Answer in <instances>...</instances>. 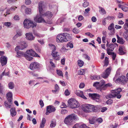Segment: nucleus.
I'll return each instance as SVG.
<instances>
[{
  "mask_svg": "<svg viewBox=\"0 0 128 128\" xmlns=\"http://www.w3.org/2000/svg\"><path fill=\"white\" fill-rule=\"evenodd\" d=\"M45 6L44 2H40L38 4V9L40 13L39 15H37L34 18V20L36 22L40 23L46 22V21L42 17L43 16L42 14L43 9Z\"/></svg>",
  "mask_w": 128,
  "mask_h": 128,
  "instance_id": "1",
  "label": "nucleus"
},
{
  "mask_svg": "<svg viewBox=\"0 0 128 128\" xmlns=\"http://www.w3.org/2000/svg\"><path fill=\"white\" fill-rule=\"evenodd\" d=\"M71 38L70 34L64 33L59 34L56 37V40L58 42H63L68 41Z\"/></svg>",
  "mask_w": 128,
  "mask_h": 128,
  "instance_id": "2",
  "label": "nucleus"
},
{
  "mask_svg": "<svg viewBox=\"0 0 128 128\" xmlns=\"http://www.w3.org/2000/svg\"><path fill=\"white\" fill-rule=\"evenodd\" d=\"M23 24L24 28H34L36 26V23L28 20H25L24 21Z\"/></svg>",
  "mask_w": 128,
  "mask_h": 128,
  "instance_id": "3",
  "label": "nucleus"
},
{
  "mask_svg": "<svg viewBox=\"0 0 128 128\" xmlns=\"http://www.w3.org/2000/svg\"><path fill=\"white\" fill-rule=\"evenodd\" d=\"M68 105L72 108H78L79 104L77 101L74 98L69 99L68 101Z\"/></svg>",
  "mask_w": 128,
  "mask_h": 128,
  "instance_id": "4",
  "label": "nucleus"
},
{
  "mask_svg": "<svg viewBox=\"0 0 128 128\" xmlns=\"http://www.w3.org/2000/svg\"><path fill=\"white\" fill-rule=\"evenodd\" d=\"M16 54V56L17 57L20 58L24 56L26 60L29 61L31 60L33 58L32 57L24 54L23 52L21 51L17 52Z\"/></svg>",
  "mask_w": 128,
  "mask_h": 128,
  "instance_id": "5",
  "label": "nucleus"
},
{
  "mask_svg": "<svg viewBox=\"0 0 128 128\" xmlns=\"http://www.w3.org/2000/svg\"><path fill=\"white\" fill-rule=\"evenodd\" d=\"M127 81V78L124 76H122L119 77L116 79V82L122 84H126Z\"/></svg>",
  "mask_w": 128,
  "mask_h": 128,
  "instance_id": "6",
  "label": "nucleus"
},
{
  "mask_svg": "<svg viewBox=\"0 0 128 128\" xmlns=\"http://www.w3.org/2000/svg\"><path fill=\"white\" fill-rule=\"evenodd\" d=\"M92 105L90 104H83L81 106L82 110L86 112H89L92 111Z\"/></svg>",
  "mask_w": 128,
  "mask_h": 128,
  "instance_id": "7",
  "label": "nucleus"
},
{
  "mask_svg": "<svg viewBox=\"0 0 128 128\" xmlns=\"http://www.w3.org/2000/svg\"><path fill=\"white\" fill-rule=\"evenodd\" d=\"M56 108L52 105H50L46 107V115H48L49 114L54 112L56 111Z\"/></svg>",
  "mask_w": 128,
  "mask_h": 128,
  "instance_id": "8",
  "label": "nucleus"
},
{
  "mask_svg": "<svg viewBox=\"0 0 128 128\" xmlns=\"http://www.w3.org/2000/svg\"><path fill=\"white\" fill-rule=\"evenodd\" d=\"M112 68L111 67L108 68L102 74V76L104 78H107L110 74Z\"/></svg>",
  "mask_w": 128,
  "mask_h": 128,
  "instance_id": "9",
  "label": "nucleus"
},
{
  "mask_svg": "<svg viewBox=\"0 0 128 128\" xmlns=\"http://www.w3.org/2000/svg\"><path fill=\"white\" fill-rule=\"evenodd\" d=\"M56 50L52 51L51 55L54 59L56 60H58L60 59V54Z\"/></svg>",
  "mask_w": 128,
  "mask_h": 128,
  "instance_id": "10",
  "label": "nucleus"
},
{
  "mask_svg": "<svg viewBox=\"0 0 128 128\" xmlns=\"http://www.w3.org/2000/svg\"><path fill=\"white\" fill-rule=\"evenodd\" d=\"M26 54H27L28 55L33 56L40 57L39 55L36 54V52L32 49H30L28 50L26 52Z\"/></svg>",
  "mask_w": 128,
  "mask_h": 128,
  "instance_id": "11",
  "label": "nucleus"
},
{
  "mask_svg": "<svg viewBox=\"0 0 128 128\" xmlns=\"http://www.w3.org/2000/svg\"><path fill=\"white\" fill-rule=\"evenodd\" d=\"M118 53L120 55H122L125 54L126 52V50L125 47L123 46H120L118 50Z\"/></svg>",
  "mask_w": 128,
  "mask_h": 128,
  "instance_id": "12",
  "label": "nucleus"
},
{
  "mask_svg": "<svg viewBox=\"0 0 128 128\" xmlns=\"http://www.w3.org/2000/svg\"><path fill=\"white\" fill-rule=\"evenodd\" d=\"M108 29L110 30V34L111 35H112L115 33L114 28V24L113 23L111 24L108 27Z\"/></svg>",
  "mask_w": 128,
  "mask_h": 128,
  "instance_id": "13",
  "label": "nucleus"
},
{
  "mask_svg": "<svg viewBox=\"0 0 128 128\" xmlns=\"http://www.w3.org/2000/svg\"><path fill=\"white\" fill-rule=\"evenodd\" d=\"M7 61V58L4 56H2L0 58V61L2 66L6 64Z\"/></svg>",
  "mask_w": 128,
  "mask_h": 128,
  "instance_id": "14",
  "label": "nucleus"
},
{
  "mask_svg": "<svg viewBox=\"0 0 128 128\" xmlns=\"http://www.w3.org/2000/svg\"><path fill=\"white\" fill-rule=\"evenodd\" d=\"M25 35L26 38L28 40H34V37L33 36L32 33L29 32L26 33V34Z\"/></svg>",
  "mask_w": 128,
  "mask_h": 128,
  "instance_id": "15",
  "label": "nucleus"
},
{
  "mask_svg": "<svg viewBox=\"0 0 128 128\" xmlns=\"http://www.w3.org/2000/svg\"><path fill=\"white\" fill-rule=\"evenodd\" d=\"M39 64L38 63L34 62L32 63L30 65V68L32 70L38 68L39 67Z\"/></svg>",
  "mask_w": 128,
  "mask_h": 128,
  "instance_id": "16",
  "label": "nucleus"
},
{
  "mask_svg": "<svg viewBox=\"0 0 128 128\" xmlns=\"http://www.w3.org/2000/svg\"><path fill=\"white\" fill-rule=\"evenodd\" d=\"M73 122L68 115V116L65 118L64 120V123L67 125L70 124Z\"/></svg>",
  "mask_w": 128,
  "mask_h": 128,
  "instance_id": "17",
  "label": "nucleus"
},
{
  "mask_svg": "<svg viewBox=\"0 0 128 128\" xmlns=\"http://www.w3.org/2000/svg\"><path fill=\"white\" fill-rule=\"evenodd\" d=\"M76 94L78 96H80L84 99H87L86 97L84 95V93L82 91L80 90H77Z\"/></svg>",
  "mask_w": 128,
  "mask_h": 128,
  "instance_id": "18",
  "label": "nucleus"
},
{
  "mask_svg": "<svg viewBox=\"0 0 128 128\" xmlns=\"http://www.w3.org/2000/svg\"><path fill=\"white\" fill-rule=\"evenodd\" d=\"M12 93L11 92H9L6 94L7 99L8 102H11L12 101Z\"/></svg>",
  "mask_w": 128,
  "mask_h": 128,
  "instance_id": "19",
  "label": "nucleus"
},
{
  "mask_svg": "<svg viewBox=\"0 0 128 128\" xmlns=\"http://www.w3.org/2000/svg\"><path fill=\"white\" fill-rule=\"evenodd\" d=\"M69 116L71 120L72 121L74 120H78V117L75 114H72L68 115Z\"/></svg>",
  "mask_w": 128,
  "mask_h": 128,
  "instance_id": "20",
  "label": "nucleus"
},
{
  "mask_svg": "<svg viewBox=\"0 0 128 128\" xmlns=\"http://www.w3.org/2000/svg\"><path fill=\"white\" fill-rule=\"evenodd\" d=\"M122 89L121 88H119L113 90L112 92L113 94L115 95V96L117 94H120V92L122 91Z\"/></svg>",
  "mask_w": 128,
  "mask_h": 128,
  "instance_id": "21",
  "label": "nucleus"
},
{
  "mask_svg": "<svg viewBox=\"0 0 128 128\" xmlns=\"http://www.w3.org/2000/svg\"><path fill=\"white\" fill-rule=\"evenodd\" d=\"M28 46L27 44L24 42H21L20 45V50H22L26 48Z\"/></svg>",
  "mask_w": 128,
  "mask_h": 128,
  "instance_id": "22",
  "label": "nucleus"
},
{
  "mask_svg": "<svg viewBox=\"0 0 128 128\" xmlns=\"http://www.w3.org/2000/svg\"><path fill=\"white\" fill-rule=\"evenodd\" d=\"M43 14V17L46 16L49 19L52 16V12L49 11L47 12L44 14Z\"/></svg>",
  "mask_w": 128,
  "mask_h": 128,
  "instance_id": "23",
  "label": "nucleus"
},
{
  "mask_svg": "<svg viewBox=\"0 0 128 128\" xmlns=\"http://www.w3.org/2000/svg\"><path fill=\"white\" fill-rule=\"evenodd\" d=\"M46 120L45 118H42L41 122L40 124V128H44L45 126V124L46 123Z\"/></svg>",
  "mask_w": 128,
  "mask_h": 128,
  "instance_id": "24",
  "label": "nucleus"
},
{
  "mask_svg": "<svg viewBox=\"0 0 128 128\" xmlns=\"http://www.w3.org/2000/svg\"><path fill=\"white\" fill-rule=\"evenodd\" d=\"M116 36L118 39L117 42L122 44H123L124 42V41L123 40V39L120 37L118 35H116Z\"/></svg>",
  "mask_w": 128,
  "mask_h": 128,
  "instance_id": "25",
  "label": "nucleus"
},
{
  "mask_svg": "<svg viewBox=\"0 0 128 128\" xmlns=\"http://www.w3.org/2000/svg\"><path fill=\"white\" fill-rule=\"evenodd\" d=\"M15 108H12L10 110V114L11 116L13 117L15 116L16 114V112L15 111Z\"/></svg>",
  "mask_w": 128,
  "mask_h": 128,
  "instance_id": "26",
  "label": "nucleus"
},
{
  "mask_svg": "<svg viewBox=\"0 0 128 128\" xmlns=\"http://www.w3.org/2000/svg\"><path fill=\"white\" fill-rule=\"evenodd\" d=\"M56 122L55 120H52L51 121L50 127L51 128L55 127L56 125Z\"/></svg>",
  "mask_w": 128,
  "mask_h": 128,
  "instance_id": "27",
  "label": "nucleus"
},
{
  "mask_svg": "<svg viewBox=\"0 0 128 128\" xmlns=\"http://www.w3.org/2000/svg\"><path fill=\"white\" fill-rule=\"evenodd\" d=\"M90 123L91 124H94L96 122V118L95 117L90 118L89 119Z\"/></svg>",
  "mask_w": 128,
  "mask_h": 128,
  "instance_id": "28",
  "label": "nucleus"
},
{
  "mask_svg": "<svg viewBox=\"0 0 128 128\" xmlns=\"http://www.w3.org/2000/svg\"><path fill=\"white\" fill-rule=\"evenodd\" d=\"M17 8V7L16 6H12L10 7L9 10H8L6 11V15L10 14V12L12 11H14L15 10L16 8Z\"/></svg>",
  "mask_w": 128,
  "mask_h": 128,
  "instance_id": "29",
  "label": "nucleus"
},
{
  "mask_svg": "<svg viewBox=\"0 0 128 128\" xmlns=\"http://www.w3.org/2000/svg\"><path fill=\"white\" fill-rule=\"evenodd\" d=\"M112 86V84L110 83H108L104 85L103 87L102 86H101L100 88L102 90H105L108 87H110Z\"/></svg>",
  "mask_w": 128,
  "mask_h": 128,
  "instance_id": "30",
  "label": "nucleus"
},
{
  "mask_svg": "<svg viewBox=\"0 0 128 128\" xmlns=\"http://www.w3.org/2000/svg\"><path fill=\"white\" fill-rule=\"evenodd\" d=\"M124 27L126 31H128V20L127 19L126 20L125 23L124 25Z\"/></svg>",
  "mask_w": 128,
  "mask_h": 128,
  "instance_id": "31",
  "label": "nucleus"
},
{
  "mask_svg": "<svg viewBox=\"0 0 128 128\" xmlns=\"http://www.w3.org/2000/svg\"><path fill=\"white\" fill-rule=\"evenodd\" d=\"M33 33L34 34L38 37H43L44 36L43 35L40 34L38 33L35 30H33Z\"/></svg>",
  "mask_w": 128,
  "mask_h": 128,
  "instance_id": "32",
  "label": "nucleus"
},
{
  "mask_svg": "<svg viewBox=\"0 0 128 128\" xmlns=\"http://www.w3.org/2000/svg\"><path fill=\"white\" fill-rule=\"evenodd\" d=\"M123 36L124 38L128 40V31H126L124 32Z\"/></svg>",
  "mask_w": 128,
  "mask_h": 128,
  "instance_id": "33",
  "label": "nucleus"
},
{
  "mask_svg": "<svg viewBox=\"0 0 128 128\" xmlns=\"http://www.w3.org/2000/svg\"><path fill=\"white\" fill-rule=\"evenodd\" d=\"M93 107L92 108V111L96 112L99 109V107L98 106H94L92 105Z\"/></svg>",
  "mask_w": 128,
  "mask_h": 128,
  "instance_id": "34",
  "label": "nucleus"
},
{
  "mask_svg": "<svg viewBox=\"0 0 128 128\" xmlns=\"http://www.w3.org/2000/svg\"><path fill=\"white\" fill-rule=\"evenodd\" d=\"M108 58L106 57H105V60L104 61V66H107L108 64Z\"/></svg>",
  "mask_w": 128,
  "mask_h": 128,
  "instance_id": "35",
  "label": "nucleus"
},
{
  "mask_svg": "<svg viewBox=\"0 0 128 128\" xmlns=\"http://www.w3.org/2000/svg\"><path fill=\"white\" fill-rule=\"evenodd\" d=\"M105 97L106 99H108L110 98H112L115 97V95H114L113 94H109L106 95Z\"/></svg>",
  "mask_w": 128,
  "mask_h": 128,
  "instance_id": "36",
  "label": "nucleus"
},
{
  "mask_svg": "<svg viewBox=\"0 0 128 128\" xmlns=\"http://www.w3.org/2000/svg\"><path fill=\"white\" fill-rule=\"evenodd\" d=\"M8 86L9 88L12 89L14 87V84L13 82H10L8 84Z\"/></svg>",
  "mask_w": 128,
  "mask_h": 128,
  "instance_id": "37",
  "label": "nucleus"
},
{
  "mask_svg": "<svg viewBox=\"0 0 128 128\" xmlns=\"http://www.w3.org/2000/svg\"><path fill=\"white\" fill-rule=\"evenodd\" d=\"M85 70L80 69L78 71V73L79 75H83L85 73Z\"/></svg>",
  "mask_w": 128,
  "mask_h": 128,
  "instance_id": "38",
  "label": "nucleus"
},
{
  "mask_svg": "<svg viewBox=\"0 0 128 128\" xmlns=\"http://www.w3.org/2000/svg\"><path fill=\"white\" fill-rule=\"evenodd\" d=\"M67 48H73V44L71 42H68L66 45Z\"/></svg>",
  "mask_w": 128,
  "mask_h": 128,
  "instance_id": "39",
  "label": "nucleus"
},
{
  "mask_svg": "<svg viewBox=\"0 0 128 128\" xmlns=\"http://www.w3.org/2000/svg\"><path fill=\"white\" fill-rule=\"evenodd\" d=\"M49 46L50 49L52 50V51L56 50V48L54 45L52 44H49Z\"/></svg>",
  "mask_w": 128,
  "mask_h": 128,
  "instance_id": "40",
  "label": "nucleus"
},
{
  "mask_svg": "<svg viewBox=\"0 0 128 128\" xmlns=\"http://www.w3.org/2000/svg\"><path fill=\"white\" fill-rule=\"evenodd\" d=\"M105 81L103 80H102L100 82V86L99 87V89L100 90H102L100 88L101 86H102V87L105 84Z\"/></svg>",
  "mask_w": 128,
  "mask_h": 128,
  "instance_id": "41",
  "label": "nucleus"
},
{
  "mask_svg": "<svg viewBox=\"0 0 128 128\" xmlns=\"http://www.w3.org/2000/svg\"><path fill=\"white\" fill-rule=\"evenodd\" d=\"M78 64L80 67H82L84 64V62L81 60H79L78 61Z\"/></svg>",
  "mask_w": 128,
  "mask_h": 128,
  "instance_id": "42",
  "label": "nucleus"
},
{
  "mask_svg": "<svg viewBox=\"0 0 128 128\" xmlns=\"http://www.w3.org/2000/svg\"><path fill=\"white\" fill-rule=\"evenodd\" d=\"M80 128H89L85 124H79Z\"/></svg>",
  "mask_w": 128,
  "mask_h": 128,
  "instance_id": "43",
  "label": "nucleus"
},
{
  "mask_svg": "<svg viewBox=\"0 0 128 128\" xmlns=\"http://www.w3.org/2000/svg\"><path fill=\"white\" fill-rule=\"evenodd\" d=\"M90 78L92 80H98L100 78V76H91Z\"/></svg>",
  "mask_w": 128,
  "mask_h": 128,
  "instance_id": "44",
  "label": "nucleus"
},
{
  "mask_svg": "<svg viewBox=\"0 0 128 128\" xmlns=\"http://www.w3.org/2000/svg\"><path fill=\"white\" fill-rule=\"evenodd\" d=\"M6 8H1L0 9V13L1 14H4V15L5 16H6V14H4V12L6 10Z\"/></svg>",
  "mask_w": 128,
  "mask_h": 128,
  "instance_id": "45",
  "label": "nucleus"
},
{
  "mask_svg": "<svg viewBox=\"0 0 128 128\" xmlns=\"http://www.w3.org/2000/svg\"><path fill=\"white\" fill-rule=\"evenodd\" d=\"M56 72L57 74L58 75L60 76H63V73L61 70H57Z\"/></svg>",
  "mask_w": 128,
  "mask_h": 128,
  "instance_id": "46",
  "label": "nucleus"
},
{
  "mask_svg": "<svg viewBox=\"0 0 128 128\" xmlns=\"http://www.w3.org/2000/svg\"><path fill=\"white\" fill-rule=\"evenodd\" d=\"M113 102V100L111 99H109L106 102V104L108 105L111 104Z\"/></svg>",
  "mask_w": 128,
  "mask_h": 128,
  "instance_id": "47",
  "label": "nucleus"
},
{
  "mask_svg": "<svg viewBox=\"0 0 128 128\" xmlns=\"http://www.w3.org/2000/svg\"><path fill=\"white\" fill-rule=\"evenodd\" d=\"M96 94H89V96L90 97H91L94 100H95V96H96Z\"/></svg>",
  "mask_w": 128,
  "mask_h": 128,
  "instance_id": "48",
  "label": "nucleus"
},
{
  "mask_svg": "<svg viewBox=\"0 0 128 128\" xmlns=\"http://www.w3.org/2000/svg\"><path fill=\"white\" fill-rule=\"evenodd\" d=\"M4 88V86L1 84H0V93L2 94H3V90Z\"/></svg>",
  "mask_w": 128,
  "mask_h": 128,
  "instance_id": "49",
  "label": "nucleus"
},
{
  "mask_svg": "<svg viewBox=\"0 0 128 128\" xmlns=\"http://www.w3.org/2000/svg\"><path fill=\"white\" fill-rule=\"evenodd\" d=\"M89 5V3L87 2H84L82 4L84 8H86Z\"/></svg>",
  "mask_w": 128,
  "mask_h": 128,
  "instance_id": "50",
  "label": "nucleus"
},
{
  "mask_svg": "<svg viewBox=\"0 0 128 128\" xmlns=\"http://www.w3.org/2000/svg\"><path fill=\"white\" fill-rule=\"evenodd\" d=\"M100 98V96L99 94H96V96H95V100H96V101L98 102L99 101V99Z\"/></svg>",
  "mask_w": 128,
  "mask_h": 128,
  "instance_id": "51",
  "label": "nucleus"
},
{
  "mask_svg": "<svg viewBox=\"0 0 128 128\" xmlns=\"http://www.w3.org/2000/svg\"><path fill=\"white\" fill-rule=\"evenodd\" d=\"M108 47V48H109L110 49V50L112 51H113L114 50V46L113 44H110Z\"/></svg>",
  "mask_w": 128,
  "mask_h": 128,
  "instance_id": "52",
  "label": "nucleus"
},
{
  "mask_svg": "<svg viewBox=\"0 0 128 128\" xmlns=\"http://www.w3.org/2000/svg\"><path fill=\"white\" fill-rule=\"evenodd\" d=\"M31 11V10L30 8H27L25 9V13L27 14H30Z\"/></svg>",
  "mask_w": 128,
  "mask_h": 128,
  "instance_id": "53",
  "label": "nucleus"
},
{
  "mask_svg": "<svg viewBox=\"0 0 128 128\" xmlns=\"http://www.w3.org/2000/svg\"><path fill=\"white\" fill-rule=\"evenodd\" d=\"M72 31L74 33L76 34H77L79 32L78 30L76 28H73Z\"/></svg>",
  "mask_w": 128,
  "mask_h": 128,
  "instance_id": "54",
  "label": "nucleus"
},
{
  "mask_svg": "<svg viewBox=\"0 0 128 128\" xmlns=\"http://www.w3.org/2000/svg\"><path fill=\"white\" fill-rule=\"evenodd\" d=\"M13 19L14 20L16 21H18L20 19L19 16L17 15H15Z\"/></svg>",
  "mask_w": 128,
  "mask_h": 128,
  "instance_id": "55",
  "label": "nucleus"
},
{
  "mask_svg": "<svg viewBox=\"0 0 128 128\" xmlns=\"http://www.w3.org/2000/svg\"><path fill=\"white\" fill-rule=\"evenodd\" d=\"M106 51L108 54V55L112 54V50H110V49L109 48H107L106 49Z\"/></svg>",
  "mask_w": 128,
  "mask_h": 128,
  "instance_id": "56",
  "label": "nucleus"
},
{
  "mask_svg": "<svg viewBox=\"0 0 128 128\" xmlns=\"http://www.w3.org/2000/svg\"><path fill=\"white\" fill-rule=\"evenodd\" d=\"M68 111L66 109H62L61 111V113L62 114H66Z\"/></svg>",
  "mask_w": 128,
  "mask_h": 128,
  "instance_id": "57",
  "label": "nucleus"
},
{
  "mask_svg": "<svg viewBox=\"0 0 128 128\" xmlns=\"http://www.w3.org/2000/svg\"><path fill=\"white\" fill-rule=\"evenodd\" d=\"M122 10L126 12L128 11V7L126 6H123L122 8Z\"/></svg>",
  "mask_w": 128,
  "mask_h": 128,
  "instance_id": "58",
  "label": "nucleus"
},
{
  "mask_svg": "<svg viewBox=\"0 0 128 128\" xmlns=\"http://www.w3.org/2000/svg\"><path fill=\"white\" fill-rule=\"evenodd\" d=\"M100 82H95L93 84V86H94L98 87V86H100Z\"/></svg>",
  "mask_w": 128,
  "mask_h": 128,
  "instance_id": "59",
  "label": "nucleus"
},
{
  "mask_svg": "<svg viewBox=\"0 0 128 128\" xmlns=\"http://www.w3.org/2000/svg\"><path fill=\"white\" fill-rule=\"evenodd\" d=\"M70 92L68 89H66L65 91L64 94L66 96H68L70 95Z\"/></svg>",
  "mask_w": 128,
  "mask_h": 128,
  "instance_id": "60",
  "label": "nucleus"
},
{
  "mask_svg": "<svg viewBox=\"0 0 128 128\" xmlns=\"http://www.w3.org/2000/svg\"><path fill=\"white\" fill-rule=\"evenodd\" d=\"M61 50L62 51V52H66L68 49L66 48L64 46H63Z\"/></svg>",
  "mask_w": 128,
  "mask_h": 128,
  "instance_id": "61",
  "label": "nucleus"
},
{
  "mask_svg": "<svg viewBox=\"0 0 128 128\" xmlns=\"http://www.w3.org/2000/svg\"><path fill=\"white\" fill-rule=\"evenodd\" d=\"M4 104L6 108H10L11 107V105L10 104L8 103H7L6 102H5Z\"/></svg>",
  "mask_w": 128,
  "mask_h": 128,
  "instance_id": "62",
  "label": "nucleus"
},
{
  "mask_svg": "<svg viewBox=\"0 0 128 128\" xmlns=\"http://www.w3.org/2000/svg\"><path fill=\"white\" fill-rule=\"evenodd\" d=\"M106 18L103 19L102 20V24L103 25L105 26L106 24Z\"/></svg>",
  "mask_w": 128,
  "mask_h": 128,
  "instance_id": "63",
  "label": "nucleus"
},
{
  "mask_svg": "<svg viewBox=\"0 0 128 128\" xmlns=\"http://www.w3.org/2000/svg\"><path fill=\"white\" fill-rule=\"evenodd\" d=\"M4 25L7 27H9L11 25V23L10 22H5Z\"/></svg>",
  "mask_w": 128,
  "mask_h": 128,
  "instance_id": "64",
  "label": "nucleus"
}]
</instances>
